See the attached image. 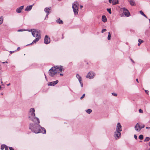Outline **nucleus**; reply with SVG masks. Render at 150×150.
<instances>
[{
	"label": "nucleus",
	"instance_id": "obj_32",
	"mask_svg": "<svg viewBox=\"0 0 150 150\" xmlns=\"http://www.w3.org/2000/svg\"><path fill=\"white\" fill-rule=\"evenodd\" d=\"M37 42L35 40V39L33 41V42H32V43H31L30 44V45H31L32 44H33V43H35L36 42Z\"/></svg>",
	"mask_w": 150,
	"mask_h": 150
},
{
	"label": "nucleus",
	"instance_id": "obj_8",
	"mask_svg": "<svg viewBox=\"0 0 150 150\" xmlns=\"http://www.w3.org/2000/svg\"><path fill=\"white\" fill-rule=\"evenodd\" d=\"M145 126L144 125H140L138 123H137L135 127V130L139 132L141 129L144 128Z\"/></svg>",
	"mask_w": 150,
	"mask_h": 150
},
{
	"label": "nucleus",
	"instance_id": "obj_57",
	"mask_svg": "<svg viewBox=\"0 0 150 150\" xmlns=\"http://www.w3.org/2000/svg\"><path fill=\"white\" fill-rule=\"evenodd\" d=\"M150 129V127H149V129Z\"/></svg>",
	"mask_w": 150,
	"mask_h": 150
},
{
	"label": "nucleus",
	"instance_id": "obj_7",
	"mask_svg": "<svg viewBox=\"0 0 150 150\" xmlns=\"http://www.w3.org/2000/svg\"><path fill=\"white\" fill-rule=\"evenodd\" d=\"M95 75V74L92 71H90L88 72L87 75L86 76V77L87 78L90 79H93Z\"/></svg>",
	"mask_w": 150,
	"mask_h": 150
},
{
	"label": "nucleus",
	"instance_id": "obj_27",
	"mask_svg": "<svg viewBox=\"0 0 150 150\" xmlns=\"http://www.w3.org/2000/svg\"><path fill=\"white\" fill-rule=\"evenodd\" d=\"M111 37V35L110 32H108V40H110V38Z\"/></svg>",
	"mask_w": 150,
	"mask_h": 150
},
{
	"label": "nucleus",
	"instance_id": "obj_56",
	"mask_svg": "<svg viewBox=\"0 0 150 150\" xmlns=\"http://www.w3.org/2000/svg\"><path fill=\"white\" fill-rule=\"evenodd\" d=\"M2 83V81H1V83Z\"/></svg>",
	"mask_w": 150,
	"mask_h": 150
},
{
	"label": "nucleus",
	"instance_id": "obj_48",
	"mask_svg": "<svg viewBox=\"0 0 150 150\" xmlns=\"http://www.w3.org/2000/svg\"><path fill=\"white\" fill-rule=\"evenodd\" d=\"M80 7L81 8L83 7V6H80Z\"/></svg>",
	"mask_w": 150,
	"mask_h": 150
},
{
	"label": "nucleus",
	"instance_id": "obj_4",
	"mask_svg": "<svg viewBox=\"0 0 150 150\" xmlns=\"http://www.w3.org/2000/svg\"><path fill=\"white\" fill-rule=\"evenodd\" d=\"M32 125H31L30 128L35 133H41L43 134H45L46 133V130L44 128L40 127L39 128H38L35 129L33 127V126L32 127Z\"/></svg>",
	"mask_w": 150,
	"mask_h": 150
},
{
	"label": "nucleus",
	"instance_id": "obj_33",
	"mask_svg": "<svg viewBox=\"0 0 150 150\" xmlns=\"http://www.w3.org/2000/svg\"><path fill=\"white\" fill-rule=\"evenodd\" d=\"M139 112H140V113H143V110L141 109H139Z\"/></svg>",
	"mask_w": 150,
	"mask_h": 150
},
{
	"label": "nucleus",
	"instance_id": "obj_20",
	"mask_svg": "<svg viewBox=\"0 0 150 150\" xmlns=\"http://www.w3.org/2000/svg\"><path fill=\"white\" fill-rule=\"evenodd\" d=\"M102 19L103 21L104 22H106L107 21V20L106 17L105 16H102Z\"/></svg>",
	"mask_w": 150,
	"mask_h": 150
},
{
	"label": "nucleus",
	"instance_id": "obj_15",
	"mask_svg": "<svg viewBox=\"0 0 150 150\" xmlns=\"http://www.w3.org/2000/svg\"><path fill=\"white\" fill-rule=\"evenodd\" d=\"M58 80H57L55 81L50 82L48 84V85L51 86H54L57 84L58 83Z\"/></svg>",
	"mask_w": 150,
	"mask_h": 150
},
{
	"label": "nucleus",
	"instance_id": "obj_34",
	"mask_svg": "<svg viewBox=\"0 0 150 150\" xmlns=\"http://www.w3.org/2000/svg\"><path fill=\"white\" fill-rule=\"evenodd\" d=\"M84 97V94L81 97L80 99H82Z\"/></svg>",
	"mask_w": 150,
	"mask_h": 150
},
{
	"label": "nucleus",
	"instance_id": "obj_40",
	"mask_svg": "<svg viewBox=\"0 0 150 150\" xmlns=\"http://www.w3.org/2000/svg\"><path fill=\"white\" fill-rule=\"evenodd\" d=\"M109 1V2L110 3H112V0H108Z\"/></svg>",
	"mask_w": 150,
	"mask_h": 150
},
{
	"label": "nucleus",
	"instance_id": "obj_38",
	"mask_svg": "<svg viewBox=\"0 0 150 150\" xmlns=\"http://www.w3.org/2000/svg\"><path fill=\"white\" fill-rule=\"evenodd\" d=\"M145 92H146V93H147V94H148V93H149V91H148V90H145Z\"/></svg>",
	"mask_w": 150,
	"mask_h": 150
},
{
	"label": "nucleus",
	"instance_id": "obj_36",
	"mask_svg": "<svg viewBox=\"0 0 150 150\" xmlns=\"http://www.w3.org/2000/svg\"><path fill=\"white\" fill-rule=\"evenodd\" d=\"M134 138L136 139H137V136L136 135V134H134Z\"/></svg>",
	"mask_w": 150,
	"mask_h": 150
},
{
	"label": "nucleus",
	"instance_id": "obj_24",
	"mask_svg": "<svg viewBox=\"0 0 150 150\" xmlns=\"http://www.w3.org/2000/svg\"><path fill=\"white\" fill-rule=\"evenodd\" d=\"M6 146H7L5 144H2L1 146V150L4 149V148L5 149Z\"/></svg>",
	"mask_w": 150,
	"mask_h": 150
},
{
	"label": "nucleus",
	"instance_id": "obj_41",
	"mask_svg": "<svg viewBox=\"0 0 150 150\" xmlns=\"http://www.w3.org/2000/svg\"><path fill=\"white\" fill-rule=\"evenodd\" d=\"M14 52V51H10V53L11 54H12V53Z\"/></svg>",
	"mask_w": 150,
	"mask_h": 150
},
{
	"label": "nucleus",
	"instance_id": "obj_28",
	"mask_svg": "<svg viewBox=\"0 0 150 150\" xmlns=\"http://www.w3.org/2000/svg\"><path fill=\"white\" fill-rule=\"evenodd\" d=\"M150 139L149 137H146V138L144 140V142H147L149 141L150 140Z\"/></svg>",
	"mask_w": 150,
	"mask_h": 150
},
{
	"label": "nucleus",
	"instance_id": "obj_54",
	"mask_svg": "<svg viewBox=\"0 0 150 150\" xmlns=\"http://www.w3.org/2000/svg\"><path fill=\"white\" fill-rule=\"evenodd\" d=\"M1 95H3V93H1Z\"/></svg>",
	"mask_w": 150,
	"mask_h": 150
},
{
	"label": "nucleus",
	"instance_id": "obj_21",
	"mask_svg": "<svg viewBox=\"0 0 150 150\" xmlns=\"http://www.w3.org/2000/svg\"><path fill=\"white\" fill-rule=\"evenodd\" d=\"M112 3L113 5H115L118 3V0H112Z\"/></svg>",
	"mask_w": 150,
	"mask_h": 150
},
{
	"label": "nucleus",
	"instance_id": "obj_39",
	"mask_svg": "<svg viewBox=\"0 0 150 150\" xmlns=\"http://www.w3.org/2000/svg\"><path fill=\"white\" fill-rule=\"evenodd\" d=\"M5 149V150H8V146H6Z\"/></svg>",
	"mask_w": 150,
	"mask_h": 150
},
{
	"label": "nucleus",
	"instance_id": "obj_17",
	"mask_svg": "<svg viewBox=\"0 0 150 150\" xmlns=\"http://www.w3.org/2000/svg\"><path fill=\"white\" fill-rule=\"evenodd\" d=\"M33 5H32L28 6L26 7V8L25 9V11H30L32 9V6Z\"/></svg>",
	"mask_w": 150,
	"mask_h": 150
},
{
	"label": "nucleus",
	"instance_id": "obj_6",
	"mask_svg": "<svg viewBox=\"0 0 150 150\" xmlns=\"http://www.w3.org/2000/svg\"><path fill=\"white\" fill-rule=\"evenodd\" d=\"M34 123H30L29 125V129L31 130L33 132H34L32 130V129L31 128H30V127L31 125H32V126L35 129H36L37 128H39L40 127V126L39 125V123H38L37 122V121H36V122H34Z\"/></svg>",
	"mask_w": 150,
	"mask_h": 150
},
{
	"label": "nucleus",
	"instance_id": "obj_50",
	"mask_svg": "<svg viewBox=\"0 0 150 150\" xmlns=\"http://www.w3.org/2000/svg\"><path fill=\"white\" fill-rule=\"evenodd\" d=\"M60 75H61V76H63V74H60Z\"/></svg>",
	"mask_w": 150,
	"mask_h": 150
},
{
	"label": "nucleus",
	"instance_id": "obj_5",
	"mask_svg": "<svg viewBox=\"0 0 150 150\" xmlns=\"http://www.w3.org/2000/svg\"><path fill=\"white\" fill-rule=\"evenodd\" d=\"M72 8L74 14L77 15L78 13L79 4L77 2H74L72 4Z\"/></svg>",
	"mask_w": 150,
	"mask_h": 150
},
{
	"label": "nucleus",
	"instance_id": "obj_47",
	"mask_svg": "<svg viewBox=\"0 0 150 150\" xmlns=\"http://www.w3.org/2000/svg\"><path fill=\"white\" fill-rule=\"evenodd\" d=\"M20 49V47H18V48H17V50H19V49Z\"/></svg>",
	"mask_w": 150,
	"mask_h": 150
},
{
	"label": "nucleus",
	"instance_id": "obj_11",
	"mask_svg": "<svg viewBox=\"0 0 150 150\" xmlns=\"http://www.w3.org/2000/svg\"><path fill=\"white\" fill-rule=\"evenodd\" d=\"M51 9V8L50 7H46L44 9V11H45L47 13V15L46 16V17H45V20H46V18H48V16L49 13H50V12L49 11H50Z\"/></svg>",
	"mask_w": 150,
	"mask_h": 150
},
{
	"label": "nucleus",
	"instance_id": "obj_42",
	"mask_svg": "<svg viewBox=\"0 0 150 150\" xmlns=\"http://www.w3.org/2000/svg\"><path fill=\"white\" fill-rule=\"evenodd\" d=\"M23 29H20L18 30V31H23Z\"/></svg>",
	"mask_w": 150,
	"mask_h": 150
},
{
	"label": "nucleus",
	"instance_id": "obj_26",
	"mask_svg": "<svg viewBox=\"0 0 150 150\" xmlns=\"http://www.w3.org/2000/svg\"><path fill=\"white\" fill-rule=\"evenodd\" d=\"M139 43L138 44V45L139 46L141 43L143 42V41L141 39H139L138 40Z\"/></svg>",
	"mask_w": 150,
	"mask_h": 150
},
{
	"label": "nucleus",
	"instance_id": "obj_9",
	"mask_svg": "<svg viewBox=\"0 0 150 150\" xmlns=\"http://www.w3.org/2000/svg\"><path fill=\"white\" fill-rule=\"evenodd\" d=\"M121 132L115 131L114 132V137L115 139H120L121 137Z\"/></svg>",
	"mask_w": 150,
	"mask_h": 150
},
{
	"label": "nucleus",
	"instance_id": "obj_44",
	"mask_svg": "<svg viewBox=\"0 0 150 150\" xmlns=\"http://www.w3.org/2000/svg\"><path fill=\"white\" fill-rule=\"evenodd\" d=\"M10 83H8V84H7V86H10Z\"/></svg>",
	"mask_w": 150,
	"mask_h": 150
},
{
	"label": "nucleus",
	"instance_id": "obj_22",
	"mask_svg": "<svg viewBox=\"0 0 150 150\" xmlns=\"http://www.w3.org/2000/svg\"><path fill=\"white\" fill-rule=\"evenodd\" d=\"M86 112L88 114H90L92 112V110L91 109H88L86 110Z\"/></svg>",
	"mask_w": 150,
	"mask_h": 150
},
{
	"label": "nucleus",
	"instance_id": "obj_51",
	"mask_svg": "<svg viewBox=\"0 0 150 150\" xmlns=\"http://www.w3.org/2000/svg\"><path fill=\"white\" fill-rule=\"evenodd\" d=\"M149 146H150V142L149 143Z\"/></svg>",
	"mask_w": 150,
	"mask_h": 150
},
{
	"label": "nucleus",
	"instance_id": "obj_49",
	"mask_svg": "<svg viewBox=\"0 0 150 150\" xmlns=\"http://www.w3.org/2000/svg\"><path fill=\"white\" fill-rule=\"evenodd\" d=\"M149 127H146V129H149Z\"/></svg>",
	"mask_w": 150,
	"mask_h": 150
},
{
	"label": "nucleus",
	"instance_id": "obj_52",
	"mask_svg": "<svg viewBox=\"0 0 150 150\" xmlns=\"http://www.w3.org/2000/svg\"><path fill=\"white\" fill-rule=\"evenodd\" d=\"M45 78L46 79V75H45Z\"/></svg>",
	"mask_w": 150,
	"mask_h": 150
},
{
	"label": "nucleus",
	"instance_id": "obj_2",
	"mask_svg": "<svg viewBox=\"0 0 150 150\" xmlns=\"http://www.w3.org/2000/svg\"><path fill=\"white\" fill-rule=\"evenodd\" d=\"M35 111L34 108L30 109L28 115V118L30 120H31L33 122H36V121L37 123H40L39 119L35 117Z\"/></svg>",
	"mask_w": 150,
	"mask_h": 150
},
{
	"label": "nucleus",
	"instance_id": "obj_31",
	"mask_svg": "<svg viewBox=\"0 0 150 150\" xmlns=\"http://www.w3.org/2000/svg\"><path fill=\"white\" fill-rule=\"evenodd\" d=\"M107 30L106 29H103L102 30V31H101V33H104V32H105Z\"/></svg>",
	"mask_w": 150,
	"mask_h": 150
},
{
	"label": "nucleus",
	"instance_id": "obj_25",
	"mask_svg": "<svg viewBox=\"0 0 150 150\" xmlns=\"http://www.w3.org/2000/svg\"><path fill=\"white\" fill-rule=\"evenodd\" d=\"M3 18L2 16H1L0 18V25L2 24L3 22Z\"/></svg>",
	"mask_w": 150,
	"mask_h": 150
},
{
	"label": "nucleus",
	"instance_id": "obj_1",
	"mask_svg": "<svg viewBox=\"0 0 150 150\" xmlns=\"http://www.w3.org/2000/svg\"><path fill=\"white\" fill-rule=\"evenodd\" d=\"M62 66H57L52 67L49 70V75L51 76H53L58 72H61L62 69Z\"/></svg>",
	"mask_w": 150,
	"mask_h": 150
},
{
	"label": "nucleus",
	"instance_id": "obj_43",
	"mask_svg": "<svg viewBox=\"0 0 150 150\" xmlns=\"http://www.w3.org/2000/svg\"><path fill=\"white\" fill-rule=\"evenodd\" d=\"M131 60L132 61V62L133 63H134V61L132 60V59H131Z\"/></svg>",
	"mask_w": 150,
	"mask_h": 150
},
{
	"label": "nucleus",
	"instance_id": "obj_35",
	"mask_svg": "<svg viewBox=\"0 0 150 150\" xmlns=\"http://www.w3.org/2000/svg\"><path fill=\"white\" fill-rule=\"evenodd\" d=\"M112 95H113V96H117V94L115 93H112Z\"/></svg>",
	"mask_w": 150,
	"mask_h": 150
},
{
	"label": "nucleus",
	"instance_id": "obj_3",
	"mask_svg": "<svg viewBox=\"0 0 150 150\" xmlns=\"http://www.w3.org/2000/svg\"><path fill=\"white\" fill-rule=\"evenodd\" d=\"M31 32L32 35L34 37H36L35 39L37 42L41 38L40 34L41 32L38 30H36L35 29H31Z\"/></svg>",
	"mask_w": 150,
	"mask_h": 150
},
{
	"label": "nucleus",
	"instance_id": "obj_16",
	"mask_svg": "<svg viewBox=\"0 0 150 150\" xmlns=\"http://www.w3.org/2000/svg\"><path fill=\"white\" fill-rule=\"evenodd\" d=\"M24 6H21L18 8L16 9V11L18 13H20L21 12L22 10L23 9Z\"/></svg>",
	"mask_w": 150,
	"mask_h": 150
},
{
	"label": "nucleus",
	"instance_id": "obj_37",
	"mask_svg": "<svg viewBox=\"0 0 150 150\" xmlns=\"http://www.w3.org/2000/svg\"><path fill=\"white\" fill-rule=\"evenodd\" d=\"M9 149L10 150H14L13 149L12 147H9Z\"/></svg>",
	"mask_w": 150,
	"mask_h": 150
},
{
	"label": "nucleus",
	"instance_id": "obj_19",
	"mask_svg": "<svg viewBox=\"0 0 150 150\" xmlns=\"http://www.w3.org/2000/svg\"><path fill=\"white\" fill-rule=\"evenodd\" d=\"M56 22L57 23L59 24H63V21L60 19V18H59L56 21Z\"/></svg>",
	"mask_w": 150,
	"mask_h": 150
},
{
	"label": "nucleus",
	"instance_id": "obj_53",
	"mask_svg": "<svg viewBox=\"0 0 150 150\" xmlns=\"http://www.w3.org/2000/svg\"><path fill=\"white\" fill-rule=\"evenodd\" d=\"M149 23H150V19H149Z\"/></svg>",
	"mask_w": 150,
	"mask_h": 150
},
{
	"label": "nucleus",
	"instance_id": "obj_46",
	"mask_svg": "<svg viewBox=\"0 0 150 150\" xmlns=\"http://www.w3.org/2000/svg\"><path fill=\"white\" fill-rule=\"evenodd\" d=\"M7 63V62H3V63L4 64V63Z\"/></svg>",
	"mask_w": 150,
	"mask_h": 150
},
{
	"label": "nucleus",
	"instance_id": "obj_10",
	"mask_svg": "<svg viewBox=\"0 0 150 150\" xmlns=\"http://www.w3.org/2000/svg\"><path fill=\"white\" fill-rule=\"evenodd\" d=\"M122 9L123 10V13L125 16L127 17L129 16L130 13L127 9L125 8H123Z\"/></svg>",
	"mask_w": 150,
	"mask_h": 150
},
{
	"label": "nucleus",
	"instance_id": "obj_23",
	"mask_svg": "<svg viewBox=\"0 0 150 150\" xmlns=\"http://www.w3.org/2000/svg\"><path fill=\"white\" fill-rule=\"evenodd\" d=\"M140 13L142 15H143L146 18H147V16L142 11H140Z\"/></svg>",
	"mask_w": 150,
	"mask_h": 150
},
{
	"label": "nucleus",
	"instance_id": "obj_13",
	"mask_svg": "<svg viewBox=\"0 0 150 150\" xmlns=\"http://www.w3.org/2000/svg\"><path fill=\"white\" fill-rule=\"evenodd\" d=\"M50 39L47 35H46L44 39V43L45 44H48L50 42Z\"/></svg>",
	"mask_w": 150,
	"mask_h": 150
},
{
	"label": "nucleus",
	"instance_id": "obj_55",
	"mask_svg": "<svg viewBox=\"0 0 150 150\" xmlns=\"http://www.w3.org/2000/svg\"><path fill=\"white\" fill-rule=\"evenodd\" d=\"M148 150H150V148H149Z\"/></svg>",
	"mask_w": 150,
	"mask_h": 150
},
{
	"label": "nucleus",
	"instance_id": "obj_14",
	"mask_svg": "<svg viewBox=\"0 0 150 150\" xmlns=\"http://www.w3.org/2000/svg\"><path fill=\"white\" fill-rule=\"evenodd\" d=\"M76 76V78L78 79L79 81L81 84V87H82L83 86V84L82 83V80L81 76L78 74H77Z\"/></svg>",
	"mask_w": 150,
	"mask_h": 150
},
{
	"label": "nucleus",
	"instance_id": "obj_12",
	"mask_svg": "<svg viewBox=\"0 0 150 150\" xmlns=\"http://www.w3.org/2000/svg\"><path fill=\"white\" fill-rule=\"evenodd\" d=\"M116 131L120 132H121L122 131V126L119 122L118 123L117 125Z\"/></svg>",
	"mask_w": 150,
	"mask_h": 150
},
{
	"label": "nucleus",
	"instance_id": "obj_30",
	"mask_svg": "<svg viewBox=\"0 0 150 150\" xmlns=\"http://www.w3.org/2000/svg\"><path fill=\"white\" fill-rule=\"evenodd\" d=\"M107 10L110 14H111V10L110 8H107Z\"/></svg>",
	"mask_w": 150,
	"mask_h": 150
},
{
	"label": "nucleus",
	"instance_id": "obj_29",
	"mask_svg": "<svg viewBox=\"0 0 150 150\" xmlns=\"http://www.w3.org/2000/svg\"><path fill=\"white\" fill-rule=\"evenodd\" d=\"M144 137L142 135H140L139 137V138L140 139L142 140L143 139Z\"/></svg>",
	"mask_w": 150,
	"mask_h": 150
},
{
	"label": "nucleus",
	"instance_id": "obj_45",
	"mask_svg": "<svg viewBox=\"0 0 150 150\" xmlns=\"http://www.w3.org/2000/svg\"><path fill=\"white\" fill-rule=\"evenodd\" d=\"M136 81L138 83H139V81L138 79H136Z\"/></svg>",
	"mask_w": 150,
	"mask_h": 150
},
{
	"label": "nucleus",
	"instance_id": "obj_18",
	"mask_svg": "<svg viewBox=\"0 0 150 150\" xmlns=\"http://www.w3.org/2000/svg\"><path fill=\"white\" fill-rule=\"evenodd\" d=\"M129 2L130 4L132 6H135L136 5L135 1L134 0H127Z\"/></svg>",
	"mask_w": 150,
	"mask_h": 150
}]
</instances>
